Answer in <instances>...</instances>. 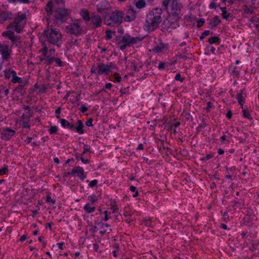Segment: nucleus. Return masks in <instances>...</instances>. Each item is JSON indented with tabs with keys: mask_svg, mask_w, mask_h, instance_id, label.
<instances>
[{
	"mask_svg": "<svg viewBox=\"0 0 259 259\" xmlns=\"http://www.w3.org/2000/svg\"><path fill=\"white\" fill-rule=\"evenodd\" d=\"M13 70H9L5 72V77L7 79H9L10 78H12V72Z\"/></svg>",
	"mask_w": 259,
	"mask_h": 259,
	"instance_id": "nucleus-45",
	"label": "nucleus"
},
{
	"mask_svg": "<svg viewBox=\"0 0 259 259\" xmlns=\"http://www.w3.org/2000/svg\"><path fill=\"white\" fill-rule=\"evenodd\" d=\"M21 119H24V120L22 121V125L23 127H27L30 128V125L29 124V118L27 117L25 118V115L23 114L21 117Z\"/></svg>",
	"mask_w": 259,
	"mask_h": 259,
	"instance_id": "nucleus-28",
	"label": "nucleus"
},
{
	"mask_svg": "<svg viewBox=\"0 0 259 259\" xmlns=\"http://www.w3.org/2000/svg\"><path fill=\"white\" fill-rule=\"evenodd\" d=\"M165 10L168 16H178L181 12V5L177 0H164L161 6Z\"/></svg>",
	"mask_w": 259,
	"mask_h": 259,
	"instance_id": "nucleus-3",
	"label": "nucleus"
},
{
	"mask_svg": "<svg viewBox=\"0 0 259 259\" xmlns=\"http://www.w3.org/2000/svg\"><path fill=\"white\" fill-rule=\"evenodd\" d=\"M111 214V212L109 211L108 210H105L103 212H101V215H103V217L102 218V220L105 222H107L109 220V219L111 218L110 215Z\"/></svg>",
	"mask_w": 259,
	"mask_h": 259,
	"instance_id": "nucleus-25",
	"label": "nucleus"
},
{
	"mask_svg": "<svg viewBox=\"0 0 259 259\" xmlns=\"http://www.w3.org/2000/svg\"><path fill=\"white\" fill-rule=\"evenodd\" d=\"M232 113L231 110H229L227 112L226 116L228 118L230 119L232 117Z\"/></svg>",
	"mask_w": 259,
	"mask_h": 259,
	"instance_id": "nucleus-61",
	"label": "nucleus"
},
{
	"mask_svg": "<svg viewBox=\"0 0 259 259\" xmlns=\"http://www.w3.org/2000/svg\"><path fill=\"white\" fill-rule=\"evenodd\" d=\"M161 9H154L147 14L144 29L145 31L151 32L157 29L162 21Z\"/></svg>",
	"mask_w": 259,
	"mask_h": 259,
	"instance_id": "nucleus-2",
	"label": "nucleus"
},
{
	"mask_svg": "<svg viewBox=\"0 0 259 259\" xmlns=\"http://www.w3.org/2000/svg\"><path fill=\"white\" fill-rule=\"evenodd\" d=\"M137 17V12L132 8H128L124 13L123 20L125 22L134 21Z\"/></svg>",
	"mask_w": 259,
	"mask_h": 259,
	"instance_id": "nucleus-11",
	"label": "nucleus"
},
{
	"mask_svg": "<svg viewBox=\"0 0 259 259\" xmlns=\"http://www.w3.org/2000/svg\"><path fill=\"white\" fill-rule=\"evenodd\" d=\"M12 78L11 79V81L13 83H22V79L17 76V73L15 71L13 70L12 72Z\"/></svg>",
	"mask_w": 259,
	"mask_h": 259,
	"instance_id": "nucleus-24",
	"label": "nucleus"
},
{
	"mask_svg": "<svg viewBox=\"0 0 259 259\" xmlns=\"http://www.w3.org/2000/svg\"><path fill=\"white\" fill-rule=\"evenodd\" d=\"M133 212L129 207H125L123 210V215L125 217H132Z\"/></svg>",
	"mask_w": 259,
	"mask_h": 259,
	"instance_id": "nucleus-32",
	"label": "nucleus"
},
{
	"mask_svg": "<svg viewBox=\"0 0 259 259\" xmlns=\"http://www.w3.org/2000/svg\"><path fill=\"white\" fill-rule=\"evenodd\" d=\"M88 199L90 201V204H94L98 201L97 197L95 195H92L88 197Z\"/></svg>",
	"mask_w": 259,
	"mask_h": 259,
	"instance_id": "nucleus-36",
	"label": "nucleus"
},
{
	"mask_svg": "<svg viewBox=\"0 0 259 259\" xmlns=\"http://www.w3.org/2000/svg\"><path fill=\"white\" fill-rule=\"evenodd\" d=\"M75 127L76 126H75V124L73 123H70V126H69V129L71 131H75Z\"/></svg>",
	"mask_w": 259,
	"mask_h": 259,
	"instance_id": "nucleus-58",
	"label": "nucleus"
},
{
	"mask_svg": "<svg viewBox=\"0 0 259 259\" xmlns=\"http://www.w3.org/2000/svg\"><path fill=\"white\" fill-rule=\"evenodd\" d=\"M242 109L243 116L244 118L249 119V120H251L252 119V118L251 116L249 110L247 108H244L243 107V108H242Z\"/></svg>",
	"mask_w": 259,
	"mask_h": 259,
	"instance_id": "nucleus-30",
	"label": "nucleus"
},
{
	"mask_svg": "<svg viewBox=\"0 0 259 259\" xmlns=\"http://www.w3.org/2000/svg\"><path fill=\"white\" fill-rule=\"evenodd\" d=\"M180 19V17L168 16V23L169 24V27L171 29H175L180 26L179 21Z\"/></svg>",
	"mask_w": 259,
	"mask_h": 259,
	"instance_id": "nucleus-14",
	"label": "nucleus"
},
{
	"mask_svg": "<svg viewBox=\"0 0 259 259\" xmlns=\"http://www.w3.org/2000/svg\"><path fill=\"white\" fill-rule=\"evenodd\" d=\"M220 9L222 11V16L223 18L227 20L230 14L227 13L226 7H221Z\"/></svg>",
	"mask_w": 259,
	"mask_h": 259,
	"instance_id": "nucleus-33",
	"label": "nucleus"
},
{
	"mask_svg": "<svg viewBox=\"0 0 259 259\" xmlns=\"http://www.w3.org/2000/svg\"><path fill=\"white\" fill-rule=\"evenodd\" d=\"M113 77L114 79V81L116 82H119L121 81V77L117 73L113 74Z\"/></svg>",
	"mask_w": 259,
	"mask_h": 259,
	"instance_id": "nucleus-42",
	"label": "nucleus"
},
{
	"mask_svg": "<svg viewBox=\"0 0 259 259\" xmlns=\"http://www.w3.org/2000/svg\"><path fill=\"white\" fill-rule=\"evenodd\" d=\"M115 32L112 31L110 30H107L106 31L105 38L107 40H109L112 37V35L115 34Z\"/></svg>",
	"mask_w": 259,
	"mask_h": 259,
	"instance_id": "nucleus-37",
	"label": "nucleus"
},
{
	"mask_svg": "<svg viewBox=\"0 0 259 259\" xmlns=\"http://www.w3.org/2000/svg\"><path fill=\"white\" fill-rule=\"evenodd\" d=\"M70 14L69 10L62 8H57L55 12V18L57 23L65 21Z\"/></svg>",
	"mask_w": 259,
	"mask_h": 259,
	"instance_id": "nucleus-7",
	"label": "nucleus"
},
{
	"mask_svg": "<svg viewBox=\"0 0 259 259\" xmlns=\"http://www.w3.org/2000/svg\"><path fill=\"white\" fill-rule=\"evenodd\" d=\"M70 174L72 175H74L75 174L77 175V176L81 180H84L86 178L87 176L84 174V171L83 168L80 166H77L75 168H73Z\"/></svg>",
	"mask_w": 259,
	"mask_h": 259,
	"instance_id": "nucleus-15",
	"label": "nucleus"
},
{
	"mask_svg": "<svg viewBox=\"0 0 259 259\" xmlns=\"http://www.w3.org/2000/svg\"><path fill=\"white\" fill-rule=\"evenodd\" d=\"M61 108L60 107H59L55 111V114H56V117L58 118V119H60V113H61Z\"/></svg>",
	"mask_w": 259,
	"mask_h": 259,
	"instance_id": "nucleus-49",
	"label": "nucleus"
},
{
	"mask_svg": "<svg viewBox=\"0 0 259 259\" xmlns=\"http://www.w3.org/2000/svg\"><path fill=\"white\" fill-rule=\"evenodd\" d=\"M53 2H49L46 7L45 11L47 12L48 15L50 16L53 13Z\"/></svg>",
	"mask_w": 259,
	"mask_h": 259,
	"instance_id": "nucleus-26",
	"label": "nucleus"
},
{
	"mask_svg": "<svg viewBox=\"0 0 259 259\" xmlns=\"http://www.w3.org/2000/svg\"><path fill=\"white\" fill-rule=\"evenodd\" d=\"M46 202L47 203L50 202L52 204H54L55 203L56 201H55V200H53L52 199V198L51 197V196L49 195H47V196L46 197Z\"/></svg>",
	"mask_w": 259,
	"mask_h": 259,
	"instance_id": "nucleus-50",
	"label": "nucleus"
},
{
	"mask_svg": "<svg viewBox=\"0 0 259 259\" xmlns=\"http://www.w3.org/2000/svg\"><path fill=\"white\" fill-rule=\"evenodd\" d=\"M8 172V169L7 166H5L0 169V175L2 176L6 174Z\"/></svg>",
	"mask_w": 259,
	"mask_h": 259,
	"instance_id": "nucleus-47",
	"label": "nucleus"
},
{
	"mask_svg": "<svg viewBox=\"0 0 259 259\" xmlns=\"http://www.w3.org/2000/svg\"><path fill=\"white\" fill-rule=\"evenodd\" d=\"M220 39L218 36H213L209 38L208 42L210 44H212L219 41Z\"/></svg>",
	"mask_w": 259,
	"mask_h": 259,
	"instance_id": "nucleus-38",
	"label": "nucleus"
},
{
	"mask_svg": "<svg viewBox=\"0 0 259 259\" xmlns=\"http://www.w3.org/2000/svg\"><path fill=\"white\" fill-rule=\"evenodd\" d=\"M97 225L99 227L100 229H103L105 227H109L110 225L106 223H103L102 222H100L97 224Z\"/></svg>",
	"mask_w": 259,
	"mask_h": 259,
	"instance_id": "nucleus-43",
	"label": "nucleus"
},
{
	"mask_svg": "<svg viewBox=\"0 0 259 259\" xmlns=\"http://www.w3.org/2000/svg\"><path fill=\"white\" fill-rule=\"evenodd\" d=\"M175 79L176 80L180 81L181 82H183L185 80L184 77H181V74L180 73H177L176 75Z\"/></svg>",
	"mask_w": 259,
	"mask_h": 259,
	"instance_id": "nucleus-46",
	"label": "nucleus"
},
{
	"mask_svg": "<svg viewBox=\"0 0 259 259\" xmlns=\"http://www.w3.org/2000/svg\"><path fill=\"white\" fill-rule=\"evenodd\" d=\"M110 9V5L108 2L106 1H101L97 6V11L99 13H100L102 15V17H104L105 19L109 14Z\"/></svg>",
	"mask_w": 259,
	"mask_h": 259,
	"instance_id": "nucleus-9",
	"label": "nucleus"
},
{
	"mask_svg": "<svg viewBox=\"0 0 259 259\" xmlns=\"http://www.w3.org/2000/svg\"><path fill=\"white\" fill-rule=\"evenodd\" d=\"M40 51L42 53L43 57L46 56V55H49L48 48L47 47H44Z\"/></svg>",
	"mask_w": 259,
	"mask_h": 259,
	"instance_id": "nucleus-44",
	"label": "nucleus"
},
{
	"mask_svg": "<svg viewBox=\"0 0 259 259\" xmlns=\"http://www.w3.org/2000/svg\"><path fill=\"white\" fill-rule=\"evenodd\" d=\"M54 62L57 64V65L59 67H61L63 66V62L61 61V58L55 57Z\"/></svg>",
	"mask_w": 259,
	"mask_h": 259,
	"instance_id": "nucleus-41",
	"label": "nucleus"
},
{
	"mask_svg": "<svg viewBox=\"0 0 259 259\" xmlns=\"http://www.w3.org/2000/svg\"><path fill=\"white\" fill-rule=\"evenodd\" d=\"M76 158H77V159H80L82 161V162L84 163V164H87V163H88L89 162V160L88 159H85L82 156L80 157H77Z\"/></svg>",
	"mask_w": 259,
	"mask_h": 259,
	"instance_id": "nucleus-53",
	"label": "nucleus"
},
{
	"mask_svg": "<svg viewBox=\"0 0 259 259\" xmlns=\"http://www.w3.org/2000/svg\"><path fill=\"white\" fill-rule=\"evenodd\" d=\"M124 13L121 11L116 10L113 12L108 18H106L105 23L109 26H114L121 24L123 20Z\"/></svg>",
	"mask_w": 259,
	"mask_h": 259,
	"instance_id": "nucleus-6",
	"label": "nucleus"
},
{
	"mask_svg": "<svg viewBox=\"0 0 259 259\" xmlns=\"http://www.w3.org/2000/svg\"><path fill=\"white\" fill-rule=\"evenodd\" d=\"M135 5L139 9H142L146 6V3L144 0H138L134 2Z\"/></svg>",
	"mask_w": 259,
	"mask_h": 259,
	"instance_id": "nucleus-29",
	"label": "nucleus"
},
{
	"mask_svg": "<svg viewBox=\"0 0 259 259\" xmlns=\"http://www.w3.org/2000/svg\"><path fill=\"white\" fill-rule=\"evenodd\" d=\"M111 229H109L108 230H106L104 231H100L99 233L102 235H104L106 233H110L111 232Z\"/></svg>",
	"mask_w": 259,
	"mask_h": 259,
	"instance_id": "nucleus-55",
	"label": "nucleus"
},
{
	"mask_svg": "<svg viewBox=\"0 0 259 259\" xmlns=\"http://www.w3.org/2000/svg\"><path fill=\"white\" fill-rule=\"evenodd\" d=\"M158 68L159 69H164L165 68V64L163 62L159 63L158 65Z\"/></svg>",
	"mask_w": 259,
	"mask_h": 259,
	"instance_id": "nucleus-56",
	"label": "nucleus"
},
{
	"mask_svg": "<svg viewBox=\"0 0 259 259\" xmlns=\"http://www.w3.org/2000/svg\"><path fill=\"white\" fill-rule=\"evenodd\" d=\"M79 14L85 22H89L90 21L91 17L89 15V12L87 9H82L80 10Z\"/></svg>",
	"mask_w": 259,
	"mask_h": 259,
	"instance_id": "nucleus-20",
	"label": "nucleus"
},
{
	"mask_svg": "<svg viewBox=\"0 0 259 259\" xmlns=\"http://www.w3.org/2000/svg\"><path fill=\"white\" fill-rule=\"evenodd\" d=\"M167 45L163 43H160L152 49V51L159 54L166 51L167 49Z\"/></svg>",
	"mask_w": 259,
	"mask_h": 259,
	"instance_id": "nucleus-18",
	"label": "nucleus"
},
{
	"mask_svg": "<svg viewBox=\"0 0 259 259\" xmlns=\"http://www.w3.org/2000/svg\"><path fill=\"white\" fill-rule=\"evenodd\" d=\"M26 22V15L21 12L17 13L14 17V21L10 23L7 27L8 29L3 32L2 35L11 40L12 45L18 46L19 37L15 36L14 31L20 33L23 31Z\"/></svg>",
	"mask_w": 259,
	"mask_h": 259,
	"instance_id": "nucleus-1",
	"label": "nucleus"
},
{
	"mask_svg": "<svg viewBox=\"0 0 259 259\" xmlns=\"http://www.w3.org/2000/svg\"><path fill=\"white\" fill-rule=\"evenodd\" d=\"M44 33L47 41L58 48L60 47L62 42V35L58 29H48L44 31Z\"/></svg>",
	"mask_w": 259,
	"mask_h": 259,
	"instance_id": "nucleus-4",
	"label": "nucleus"
},
{
	"mask_svg": "<svg viewBox=\"0 0 259 259\" xmlns=\"http://www.w3.org/2000/svg\"><path fill=\"white\" fill-rule=\"evenodd\" d=\"M0 52L3 60H7L10 57L11 52L8 46H3L0 44Z\"/></svg>",
	"mask_w": 259,
	"mask_h": 259,
	"instance_id": "nucleus-16",
	"label": "nucleus"
},
{
	"mask_svg": "<svg viewBox=\"0 0 259 259\" xmlns=\"http://www.w3.org/2000/svg\"><path fill=\"white\" fill-rule=\"evenodd\" d=\"M54 58L55 57L49 55L43 57L41 60L44 61V63L47 65H51L54 62Z\"/></svg>",
	"mask_w": 259,
	"mask_h": 259,
	"instance_id": "nucleus-21",
	"label": "nucleus"
},
{
	"mask_svg": "<svg viewBox=\"0 0 259 259\" xmlns=\"http://www.w3.org/2000/svg\"><path fill=\"white\" fill-rule=\"evenodd\" d=\"M204 23V20L203 19H200L197 22V26L198 28H200L203 25Z\"/></svg>",
	"mask_w": 259,
	"mask_h": 259,
	"instance_id": "nucleus-51",
	"label": "nucleus"
},
{
	"mask_svg": "<svg viewBox=\"0 0 259 259\" xmlns=\"http://www.w3.org/2000/svg\"><path fill=\"white\" fill-rule=\"evenodd\" d=\"M231 74L233 75L238 76L239 75V71L238 70L237 67H235L232 71Z\"/></svg>",
	"mask_w": 259,
	"mask_h": 259,
	"instance_id": "nucleus-48",
	"label": "nucleus"
},
{
	"mask_svg": "<svg viewBox=\"0 0 259 259\" xmlns=\"http://www.w3.org/2000/svg\"><path fill=\"white\" fill-rule=\"evenodd\" d=\"M213 157V154L211 153L206 154V156L202 157L200 158V160L203 162H206L209 159H211Z\"/></svg>",
	"mask_w": 259,
	"mask_h": 259,
	"instance_id": "nucleus-35",
	"label": "nucleus"
},
{
	"mask_svg": "<svg viewBox=\"0 0 259 259\" xmlns=\"http://www.w3.org/2000/svg\"><path fill=\"white\" fill-rule=\"evenodd\" d=\"M115 67V65L112 62H110L108 65H105L103 63H99L98 65L97 75H108Z\"/></svg>",
	"mask_w": 259,
	"mask_h": 259,
	"instance_id": "nucleus-10",
	"label": "nucleus"
},
{
	"mask_svg": "<svg viewBox=\"0 0 259 259\" xmlns=\"http://www.w3.org/2000/svg\"><path fill=\"white\" fill-rule=\"evenodd\" d=\"M202 34H203V35L205 36V37H206V36H208V35H209L210 34V30H205L202 33Z\"/></svg>",
	"mask_w": 259,
	"mask_h": 259,
	"instance_id": "nucleus-64",
	"label": "nucleus"
},
{
	"mask_svg": "<svg viewBox=\"0 0 259 259\" xmlns=\"http://www.w3.org/2000/svg\"><path fill=\"white\" fill-rule=\"evenodd\" d=\"M13 17L11 12L4 11L0 12V22L10 20Z\"/></svg>",
	"mask_w": 259,
	"mask_h": 259,
	"instance_id": "nucleus-17",
	"label": "nucleus"
},
{
	"mask_svg": "<svg viewBox=\"0 0 259 259\" xmlns=\"http://www.w3.org/2000/svg\"><path fill=\"white\" fill-rule=\"evenodd\" d=\"M127 219L125 220V222L127 223H130L131 222L134 221V219L132 217H126Z\"/></svg>",
	"mask_w": 259,
	"mask_h": 259,
	"instance_id": "nucleus-62",
	"label": "nucleus"
},
{
	"mask_svg": "<svg viewBox=\"0 0 259 259\" xmlns=\"http://www.w3.org/2000/svg\"><path fill=\"white\" fill-rule=\"evenodd\" d=\"M82 23L81 19L72 20L70 24L66 26V32L76 36L80 35L83 31L81 26Z\"/></svg>",
	"mask_w": 259,
	"mask_h": 259,
	"instance_id": "nucleus-5",
	"label": "nucleus"
},
{
	"mask_svg": "<svg viewBox=\"0 0 259 259\" xmlns=\"http://www.w3.org/2000/svg\"><path fill=\"white\" fill-rule=\"evenodd\" d=\"M86 182L89 183V186L90 187L93 188V187L96 186L98 184V181L97 180H94L90 182L89 180H87Z\"/></svg>",
	"mask_w": 259,
	"mask_h": 259,
	"instance_id": "nucleus-39",
	"label": "nucleus"
},
{
	"mask_svg": "<svg viewBox=\"0 0 259 259\" xmlns=\"http://www.w3.org/2000/svg\"><path fill=\"white\" fill-rule=\"evenodd\" d=\"M27 236L26 235H22L20 238V241L21 242H23L25 240H26V239L27 238Z\"/></svg>",
	"mask_w": 259,
	"mask_h": 259,
	"instance_id": "nucleus-59",
	"label": "nucleus"
},
{
	"mask_svg": "<svg viewBox=\"0 0 259 259\" xmlns=\"http://www.w3.org/2000/svg\"><path fill=\"white\" fill-rule=\"evenodd\" d=\"M221 23V20H220L218 16H215L212 19H211L209 22V26L210 28H215L220 23Z\"/></svg>",
	"mask_w": 259,
	"mask_h": 259,
	"instance_id": "nucleus-22",
	"label": "nucleus"
},
{
	"mask_svg": "<svg viewBox=\"0 0 259 259\" xmlns=\"http://www.w3.org/2000/svg\"><path fill=\"white\" fill-rule=\"evenodd\" d=\"M50 134H56L57 133L58 127L57 126H51L49 130Z\"/></svg>",
	"mask_w": 259,
	"mask_h": 259,
	"instance_id": "nucleus-40",
	"label": "nucleus"
},
{
	"mask_svg": "<svg viewBox=\"0 0 259 259\" xmlns=\"http://www.w3.org/2000/svg\"><path fill=\"white\" fill-rule=\"evenodd\" d=\"M80 111L82 113H84L86 111H88V108L85 105H81V106L80 107Z\"/></svg>",
	"mask_w": 259,
	"mask_h": 259,
	"instance_id": "nucleus-54",
	"label": "nucleus"
},
{
	"mask_svg": "<svg viewBox=\"0 0 259 259\" xmlns=\"http://www.w3.org/2000/svg\"><path fill=\"white\" fill-rule=\"evenodd\" d=\"M127 47H128V46H126V44L124 43V44L121 45L119 46V49L121 50H124L126 49Z\"/></svg>",
	"mask_w": 259,
	"mask_h": 259,
	"instance_id": "nucleus-60",
	"label": "nucleus"
},
{
	"mask_svg": "<svg viewBox=\"0 0 259 259\" xmlns=\"http://www.w3.org/2000/svg\"><path fill=\"white\" fill-rule=\"evenodd\" d=\"M59 121L63 128H69L70 122L65 119H60Z\"/></svg>",
	"mask_w": 259,
	"mask_h": 259,
	"instance_id": "nucleus-34",
	"label": "nucleus"
},
{
	"mask_svg": "<svg viewBox=\"0 0 259 259\" xmlns=\"http://www.w3.org/2000/svg\"><path fill=\"white\" fill-rule=\"evenodd\" d=\"M15 131L10 127L4 128L1 133V138L3 140L7 141L11 137H13L15 134Z\"/></svg>",
	"mask_w": 259,
	"mask_h": 259,
	"instance_id": "nucleus-13",
	"label": "nucleus"
},
{
	"mask_svg": "<svg viewBox=\"0 0 259 259\" xmlns=\"http://www.w3.org/2000/svg\"><path fill=\"white\" fill-rule=\"evenodd\" d=\"M118 210V207L114 201H112L110 203V208L109 211H110L112 213H116Z\"/></svg>",
	"mask_w": 259,
	"mask_h": 259,
	"instance_id": "nucleus-27",
	"label": "nucleus"
},
{
	"mask_svg": "<svg viewBox=\"0 0 259 259\" xmlns=\"http://www.w3.org/2000/svg\"><path fill=\"white\" fill-rule=\"evenodd\" d=\"M93 121V119L92 118H90L89 120H88L85 122V125L87 126H93V124L92 123Z\"/></svg>",
	"mask_w": 259,
	"mask_h": 259,
	"instance_id": "nucleus-52",
	"label": "nucleus"
},
{
	"mask_svg": "<svg viewBox=\"0 0 259 259\" xmlns=\"http://www.w3.org/2000/svg\"><path fill=\"white\" fill-rule=\"evenodd\" d=\"M98 67H93L91 70L92 73H95L97 74Z\"/></svg>",
	"mask_w": 259,
	"mask_h": 259,
	"instance_id": "nucleus-57",
	"label": "nucleus"
},
{
	"mask_svg": "<svg viewBox=\"0 0 259 259\" xmlns=\"http://www.w3.org/2000/svg\"><path fill=\"white\" fill-rule=\"evenodd\" d=\"M76 126L75 127V132L80 135L83 134L84 132L83 130L84 124L80 119H78L76 122Z\"/></svg>",
	"mask_w": 259,
	"mask_h": 259,
	"instance_id": "nucleus-19",
	"label": "nucleus"
},
{
	"mask_svg": "<svg viewBox=\"0 0 259 259\" xmlns=\"http://www.w3.org/2000/svg\"><path fill=\"white\" fill-rule=\"evenodd\" d=\"M236 98L237 100L238 103L241 105V108H243L244 98L241 93H238L236 95Z\"/></svg>",
	"mask_w": 259,
	"mask_h": 259,
	"instance_id": "nucleus-31",
	"label": "nucleus"
},
{
	"mask_svg": "<svg viewBox=\"0 0 259 259\" xmlns=\"http://www.w3.org/2000/svg\"><path fill=\"white\" fill-rule=\"evenodd\" d=\"M112 87V84L111 83H107L105 84V89L110 90L111 87Z\"/></svg>",
	"mask_w": 259,
	"mask_h": 259,
	"instance_id": "nucleus-63",
	"label": "nucleus"
},
{
	"mask_svg": "<svg viewBox=\"0 0 259 259\" xmlns=\"http://www.w3.org/2000/svg\"><path fill=\"white\" fill-rule=\"evenodd\" d=\"M90 19L91 24L94 28H99L101 26L102 19L99 14H92Z\"/></svg>",
	"mask_w": 259,
	"mask_h": 259,
	"instance_id": "nucleus-12",
	"label": "nucleus"
},
{
	"mask_svg": "<svg viewBox=\"0 0 259 259\" xmlns=\"http://www.w3.org/2000/svg\"><path fill=\"white\" fill-rule=\"evenodd\" d=\"M145 36L139 35L136 37H133L129 34H125L121 37V41L123 43L126 44V46L131 47L134 45L137 44L142 41Z\"/></svg>",
	"mask_w": 259,
	"mask_h": 259,
	"instance_id": "nucleus-8",
	"label": "nucleus"
},
{
	"mask_svg": "<svg viewBox=\"0 0 259 259\" xmlns=\"http://www.w3.org/2000/svg\"><path fill=\"white\" fill-rule=\"evenodd\" d=\"M92 204L90 203H86L83 206V210L86 213H90L94 212L96 210V207L95 206H92Z\"/></svg>",
	"mask_w": 259,
	"mask_h": 259,
	"instance_id": "nucleus-23",
	"label": "nucleus"
}]
</instances>
